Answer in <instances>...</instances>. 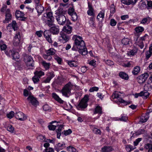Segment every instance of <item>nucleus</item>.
Returning a JSON list of instances; mask_svg holds the SVG:
<instances>
[{
	"mask_svg": "<svg viewBox=\"0 0 152 152\" xmlns=\"http://www.w3.org/2000/svg\"><path fill=\"white\" fill-rule=\"evenodd\" d=\"M94 10H88L87 11V14L89 15L94 16L95 14L94 13Z\"/></svg>",
	"mask_w": 152,
	"mask_h": 152,
	"instance_id": "obj_52",
	"label": "nucleus"
},
{
	"mask_svg": "<svg viewBox=\"0 0 152 152\" xmlns=\"http://www.w3.org/2000/svg\"><path fill=\"white\" fill-rule=\"evenodd\" d=\"M134 149L133 146L130 145H126V150L128 152H130Z\"/></svg>",
	"mask_w": 152,
	"mask_h": 152,
	"instance_id": "obj_45",
	"label": "nucleus"
},
{
	"mask_svg": "<svg viewBox=\"0 0 152 152\" xmlns=\"http://www.w3.org/2000/svg\"><path fill=\"white\" fill-rule=\"evenodd\" d=\"M152 54V53H151L148 51H146L145 53L146 57V59H148V58L151 56Z\"/></svg>",
	"mask_w": 152,
	"mask_h": 152,
	"instance_id": "obj_62",
	"label": "nucleus"
},
{
	"mask_svg": "<svg viewBox=\"0 0 152 152\" xmlns=\"http://www.w3.org/2000/svg\"><path fill=\"white\" fill-rule=\"evenodd\" d=\"M24 61L28 67H33L34 65V61L32 57L26 54L24 56Z\"/></svg>",
	"mask_w": 152,
	"mask_h": 152,
	"instance_id": "obj_5",
	"label": "nucleus"
},
{
	"mask_svg": "<svg viewBox=\"0 0 152 152\" xmlns=\"http://www.w3.org/2000/svg\"><path fill=\"white\" fill-rule=\"evenodd\" d=\"M5 18V20L3 21V23H8L12 19V16L10 13V11L9 9H7L6 11Z\"/></svg>",
	"mask_w": 152,
	"mask_h": 152,
	"instance_id": "obj_12",
	"label": "nucleus"
},
{
	"mask_svg": "<svg viewBox=\"0 0 152 152\" xmlns=\"http://www.w3.org/2000/svg\"><path fill=\"white\" fill-rule=\"evenodd\" d=\"M144 148L148 150V152H152V144L150 143L145 144Z\"/></svg>",
	"mask_w": 152,
	"mask_h": 152,
	"instance_id": "obj_26",
	"label": "nucleus"
},
{
	"mask_svg": "<svg viewBox=\"0 0 152 152\" xmlns=\"http://www.w3.org/2000/svg\"><path fill=\"white\" fill-rule=\"evenodd\" d=\"M67 150L69 152H76V149L72 146H69L67 147Z\"/></svg>",
	"mask_w": 152,
	"mask_h": 152,
	"instance_id": "obj_42",
	"label": "nucleus"
},
{
	"mask_svg": "<svg viewBox=\"0 0 152 152\" xmlns=\"http://www.w3.org/2000/svg\"><path fill=\"white\" fill-rule=\"evenodd\" d=\"M141 93H142L141 94V96H143V98L144 99L147 98L149 96V93L148 91H146L144 90L143 91H141Z\"/></svg>",
	"mask_w": 152,
	"mask_h": 152,
	"instance_id": "obj_31",
	"label": "nucleus"
},
{
	"mask_svg": "<svg viewBox=\"0 0 152 152\" xmlns=\"http://www.w3.org/2000/svg\"><path fill=\"white\" fill-rule=\"evenodd\" d=\"M136 1H121L122 3L127 5L131 4L132 5L136 3Z\"/></svg>",
	"mask_w": 152,
	"mask_h": 152,
	"instance_id": "obj_25",
	"label": "nucleus"
},
{
	"mask_svg": "<svg viewBox=\"0 0 152 152\" xmlns=\"http://www.w3.org/2000/svg\"><path fill=\"white\" fill-rule=\"evenodd\" d=\"M104 10H102L98 14L97 17V19L99 20V18H102L103 19L104 17Z\"/></svg>",
	"mask_w": 152,
	"mask_h": 152,
	"instance_id": "obj_35",
	"label": "nucleus"
},
{
	"mask_svg": "<svg viewBox=\"0 0 152 152\" xmlns=\"http://www.w3.org/2000/svg\"><path fill=\"white\" fill-rule=\"evenodd\" d=\"M23 95L25 96H29V95H31V92H29L26 89L24 90Z\"/></svg>",
	"mask_w": 152,
	"mask_h": 152,
	"instance_id": "obj_47",
	"label": "nucleus"
},
{
	"mask_svg": "<svg viewBox=\"0 0 152 152\" xmlns=\"http://www.w3.org/2000/svg\"><path fill=\"white\" fill-rule=\"evenodd\" d=\"M51 33L54 35L58 34L59 32V28L57 26H54L51 27L49 30Z\"/></svg>",
	"mask_w": 152,
	"mask_h": 152,
	"instance_id": "obj_15",
	"label": "nucleus"
},
{
	"mask_svg": "<svg viewBox=\"0 0 152 152\" xmlns=\"http://www.w3.org/2000/svg\"><path fill=\"white\" fill-rule=\"evenodd\" d=\"M94 114L99 113L101 114L102 113V109L99 106H97L95 109Z\"/></svg>",
	"mask_w": 152,
	"mask_h": 152,
	"instance_id": "obj_24",
	"label": "nucleus"
},
{
	"mask_svg": "<svg viewBox=\"0 0 152 152\" xmlns=\"http://www.w3.org/2000/svg\"><path fill=\"white\" fill-rule=\"evenodd\" d=\"M52 95L53 97L59 102L60 103H63L64 101L61 98H60L59 96L56 93H53Z\"/></svg>",
	"mask_w": 152,
	"mask_h": 152,
	"instance_id": "obj_22",
	"label": "nucleus"
},
{
	"mask_svg": "<svg viewBox=\"0 0 152 152\" xmlns=\"http://www.w3.org/2000/svg\"><path fill=\"white\" fill-rule=\"evenodd\" d=\"M43 35L46 40L50 43L52 42L51 38L52 34L49 30H46L43 32Z\"/></svg>",
	"mask_w": 152,
	"mask_h": 152,
	"instance_id": "obj_10",
	"label": "nucleus"
},
{
	"mask_svg": "<svg viewBox=\"0 0 152 152\" xmlns=\"http://www.w3.org/2000/svg\"><path fill=\"white\" fill-rule=\"evenodd\" d=\"M65 14V11L63 9L59 8L55 11L56 16H60V15H64Z\"/></svg>",
	"mask_w": 152,
	"mask_h": 152,
	"instance_id": "obj_19",
	"label": "nucleus"
},
{
	"mask_svg": "<svg viewBox=\"0 0 152 152\" xmlns=\"http://www.w3.org/2000/svg\"><path fill=\"white\" fill-rule=\"evenodd\" d=\"M43 16L48 19L46 21V24L48 26L50 27L53 25L54 18L53 16L52 12H46L44 14Z\"/></svg>",
	"mask_w": 152,
	"mask_h": 152,
	"instance_id": "obj_3",
	"label": "nucleus"
},
{
	"mask_svg": "<svg viewBox=\"0 0 152 152\" xmlns=\"http://www.w3.org/2000/svg\"><path fill=\"white\" fill-rule=\"evenodd\" d=\"M15 49L13 48L11 50H5V53L7 56L10 57L11 56H12L13 54L15 53Z\"/></svg>",
	"mask_w": 152,
	"mask_h": 152,
	"instance_id": "obj_27",
	"label": "nucleus"
},
{
	"mask_svg": "<svg viewBox=\"0 0 152 152\" xmlns=\"http://www.w3.org/2000/svg\"><path fill=\"white\" fill-rule=\"evenodd\" d=\"M151 20V19L149 17L145 18L142 19L140 21V23L143 24H145L147 23L148 21L149 22Z\"/></svg>",
	"mask_w": 152,
	"mask_h": 152,
	"instance_id": "obj_32",
	"label": "nucleus"
},
{
	"mask_svg": "<svg viewBox=\"0 0 152 152\" xmlns=\"http://www.w3.org/2000/svg\"><path fill=\"white\" fill-rule=\"evenodd\" d=\"M54 59L57 61L59 64H60L61 62L62 59L61 58L58 56L57 55H55L54 56Z\"/></svg>",
	"mask_w": 152,
	"mask_h": 152,
	"instance_id": "obj_49",
	"label": "nucleus"
},
{
	"mask_svg": "<svg viewBox=\"0 0 152 152\" xmlns=\"http://www.w3.org/2000/svg\"><path fill=\"white\" fill-rule=\"evenodd\" d=\"M121 115V117L119 118L118 120H119L123 121H126L128 120V118L126 115Z\"/></svg>",
	"mask_w": 152,
	"mask_h": 152,
	"instance_id": "obj_41",
	"label": "nucleus"
},
{
	"mask_svg": "<svg viewBox=\"0 0 152 152\" xmlns=\"http://www.w3.org/2000/svg\"><path fill=\"white\" fill-rule=\"evenodd\" d=\"M142 138H139L137 139L134 142V146H137L139 143L142 140Z\"/></svg>",
	"mask_w": 152,
	"mask_h": 152,
	"instance_id": "obj_58",
	"label": "nucleus"
},
{
	"mask_svg": "<svg viewBox=\"0 0 152 152\" xmlns=\"http://www.w3.org/2000/svg\"><path fill=\"white\" fill-rule=\"evenodd\" d=\"M15 117L16 119L20 121H24L27 118L25 115L22 112H20L16 113L15 114Z\"/></svg>",
	"mask_w": 152,
	"mask_h": 152,
	"instance_id": "obj_13",
	"label": "nucleus"
},
{
	"mask_svg": "<svg viewBox=\"0 0 152 152\" xmlns=\"http://www.w3.org/2000/svg\"><path fill=\"white\" fill-rule=\"evenodd\" d=\"M68 13L69 15H71L72 14L75 13V12H74V9L72 8L68 10Z\"/></svg>",
	"mask_w": 152,
	"mask_h": 152,
	"instance_id": "obj_63",
	"label": "nucleus"
},
{
	"mask_svg": "<svg viewBox=\"0 0 152 152\" xmlns=\"http://www.w3.org/2000/svg\"><path fill=\"white\" fill-rule=\"evenodd\" d=\"M69 24H66L63 29V31L68 34H70L72 32V27L69 26Z\"/></svg>",
	"mask_w": 152,
	"mask_h": 152,
	"instance_id": "obj_17",
	"label": "nucleus"
},
{
	"mask_svg": "<svg viewBox=\"0 0 152 152\" xmlns=\"http://www.w3.org/2000/svg\"><path fill=\"white\" fill-rule=\"evenodd\" d=\"M45 52L47 54L51 56L54 55H55L56 51L53 48H51L48 50H46Z\"/></svg>",
	"mask_w": 152,
	"mask_h": 152,
	"instance_id": "obj_18",
	"label": "nucleus"
},
{
	"mask_svg": "<svg viewBox=\"0 0 152 152\" xmlns=\"http://www.w3.org/2000/svg\"><path fill=\"white\" fill-rule=\"evenodd\" d=\"M43 33V31H42L40 30L39 31H37L36 34L39 37H41L42 36V34Z\"/></svg>",
	"mask_w": 152,
	"mask_h": 152,
	"instance_id": "obj_64",
	"label": "nucleus"
},
{
	"mask_svg": "<svg viewBox=\"0 0 152 152\" xmlns=\"http://www.w3.org/2000/svg\"><path fill=\"white\" fill-rule=\"evenodd\" d=\"M113 150L111 146H104L102 148V152H109Z\"/></svg>",
	"mask_w": 152,
	"mask_h": 152,
	"instance_id": "obj_23",
	"label": "nucleus"
},
{
	"mask_svg": "<svg viewBox=\"0 0 152 152\" xmlns=\"http://www.w3.org/2000/svg\"><path fill=\"white\" fill-rule=\"evenodd\" d=\"M99 89V88L96 87H93L91 88L89 90L90 92H93L94 91H97Z\"/></svg>",
	"mask_w": 152,
	"mask_h": 152,
	"instance_id": "obj_59",
	"label": "nucleus"
},
{
	"mask_svg": "<svg viewBox=\"0 0 152 152\" xmlns=\"http://www.w3.org/2000/svg\"><path fill=\"white\" fill-rule=\"evenodd\" d=\"M29 102L34 106L36 107L39 104V102L36 98L32 95H29L27 98Z\"/></svg>",
	"mask_w": 152,
	"mask_h": 152,
	"instance_id": "obj_11",
	"label": "nucleus"
},
{
	"mask_svg": "<svg viewBox=\"0 0 152 152\" xmlns=\"http://www.w3.org/2000/svg\"><path fill=\"white\" fill-rule=\"evenodd\" d=\"M110 14H114L115 12V10L114 4H113L110 6Z\"/></svg>",
	"mask_w": 152,
	"mask_h": 152,
	"instance_id": "obj_39",
	"label": "nucleus"
},
{
	"mask_svg": "<svg viewBox=\"0 0 152 152\" xmlns=\"http://www.w3.org/2000/svg\"><path fill=\"white\" fill-rule=\"evenodd\" d=\"M82 37L77 35H74L72 39L75 41L74 44L79 50V53L82 55L85 56L88 53L84 42L82 40Z\"/></svg>",
	"mask_w": 152,
	"mask_h": 152,
	"instance_id": "obj_1",
	"label": "nucleus"
},
{
	"mask_svg": "<svg viewBox=\"0 0 152 152\" xmlns=\"http://www.w3.org/2000/svg\"><path fill=\"white\" fill-rule=\"evenodd\" d=\"M71 16L72 17V20L73 21H75L77 20V15L75 12L72 14Z\"/></svg>",
	"mask_w": 152,
	"mask_h": 152,
	"instance_id": "obj_53",
	"label": "nucleus"
},
{
	"mask_svg": "<svg viewBox=\"0 0 152 152\" xmlns=\"http://www.w3.org/2000/svg\"><path fill=\"white\" fill-rule=\"evenodd\" d=\"M148 119V118H145V116H142L140 118V122H141L142 123L145 122L147 121Z\"/></svg>",
	"mask_w": 152,
	"mask_h": 152,
	"instance_id": "obj_50",
	"label": "nucleus"
},
{
	"mask_svg": "<svg viewBox=\"0 0 152 152\" xmlns=\"http://www.w3.org/2000/svg\"><path fill=\"white\" fill-rule=\"evenodd\" d=\"M13 54L12 56V59L17 61L20 58V56L18 53L15 50V53H14Z\"/></svg>",
	"mask_w": 152,
	"mask_h": 152,
	"instance_id": "obj_29",
	"label": "nucleus"
},
{
	"mask_svg": "<svg viewBox=\"0 0 152 152\" xmlns=\"http://www.w3.org/2000/svg\"><path fill=\"white\" fill-rule=\"evenodd\" d=\"M60 34L61 36L59 37L58 39L59 41L63 43L66 42L69 40V36L66 35L62 33L61 32L60 33Z\"/></svg>",
	"mask_w": 152,
	"mask_h": 152,
	"instance_id": "obj_14",
	"label": "nucleus"
},
{
	"mask_svg": "<svg viewBox=\"0 0 152 152\" xmlns=\"http://www.w3.org/2000/svg\"><path fill=\"white\" fill-rule=\"evenodd\" d=\"M11 23L12 26L14 30V31L17 30L18 29V27L16 21L15 20L13 21Z\"/></svg>",
	"mask_w": 152,
	"mask_h": 152,
	"instance_id": "obj_40",
	"label": "nucleus"
},
{
	"mask_svg": "<svg viewBox=\"0 0 152 152\" xmlns=\"http://www.w3.org/2000/svg\"><path fill=\"white\" fill-rule=\"evenodd\" d=\"M117 23L116 21L113 19H111L110 20V25L113 26L116 25Z\"/></svg>",
	"mask_w": 152,
	"mask_h": 152,
	"instance_id": "obj_56",
	"label": "nucleus"
},
{
	"mask_svg": "<svg viewBox=\"0 0 152 152\" xmlns=\"http://www.w3.org/2000/svg\"><path fill=\"white\" fill-rule=\"evenodd\" d=\"M88 97V95H85L78 105V107L80 108H85L87 106V103L89 100Z\"/></svg>",
	"mask_w": 152,
	"mask_h": 152,
	"instance_id": "obj_6",
	"label": "nucleus"
},
{
	"mask_svg": "<svg viewBox=\"0 0 152 152\" xmlns=\"http://www.w3.org/2000/svg\"><path fill=\"white\" fill-rule=\"evenodd\" d=\"M148 77V75L147 73H144L137 77V80L139 83L142 84L146 81Z\"/></svg>",
	"mask_w": 152,
	"mask_h": 152,
	"instance_id": "obj_8",
	"label": "nucleus"
},
{
	"mask_svg": "<svg viewBox=\"0 0 152 152\" xmlns=\"http://www.w3.org/2000/svg\"><path fill=\"white\" fill-rule=\"evenodd\" d=\"M67 63L71 67H76L77 66V64L76 61H68Z\"/></svg>",
	"mask_w": 152,
	"mask_h": 152,
	"instance_id": "obj_30",
	"label": "nucleus"
},
{
	"mask_svg": "<svg viewBox=\"0 0 152 152\" xmlns=\"http://www.w3.org/2000/svg\"><path fill=\"white\" fill-rule=\"evenodd\" d=\"M54 122H56V121H52L50 123L51 124L49 125L48 126V129L50 130L54 131L56 129L57 127L56 126L52 124H53Z\"/></svg>",
	"mask_w": 152,
	"mask_h": 152,
	"instance_id": "obj_33",
	"label": "nucleus"
},
{
	"mask_svg": "<svg viewBox=\"0 0 152 152\" xmlns=\"http://www.w3.org/2000/svg\"><path fill=\"white\" fill-rule=\"evenodd\" d=\"M42 64L46 69H49L50 67V63H48L45 61H43L42 62Z\"/></svg>",
	"mask_w": 152,
	"mask_h": 152,
	"instance_id": "obj_37",
	"label": "nucleus"
},
{
	"mask_svg": "<svg viewBox=\"0 0 152 152\" xmlns=\"http://www.w3.org/2000/svg\"><path fill=\"white\" fill-rule=\"evenodd\" d=\"M95 19L94 16H92L90 18V22L89 24H90V26H95L94 20Z\"/></svg>",
	"mask_w": 152,
	"mask_h": 152,
	"instance_id": "obj_36",
	"label": "nucleus"
},
{
	"mask_svg": "<svg viewBox=\"0 0 152 152\" xmlns=\"http://www.w3.org/2000/svg\"><path fill=\"white\" fill-rule=\"evenodd\" d=\"M140 68L139 66H136L135 67L132 71V73L134 75H137L140 72Z\"/></svg>",
	"mask_w": 152,
	"mask_h": 152,
	"instance_id": "obj_28",
	"label": "nucleus"
},
{
	"mask_svg": "<svg viewBox=\"0 0 152 152\" xmlns=\"http://www.w3.org/2000/svg\"><path fill=\"white\" fill-rule=\"evenodd\" d=\"M66 147L65 144L64 142L62 144L60 143H58L55 145V149L56 151L58 152L60 150L63 149Z\"/></svg>",
	"mask_w": 152,
	"mask_h": 152,
	"instance_id": "obj_16",
	"label": "nucleus"
},
{
	"mask_svg": "<svg viewBox=\"0 0 152 152\" xmlns=\"http://www.w3.org/2000/svg\"><path fill=\"white\" fill-rule=\"evenodd\" d=\"M43 57L45 59L47 60L48 61L50 60L52 58V57L51 56L47 54H43Z\"/></svg>",
	"mask_w": 152,
	"mask_h": 152,
	"instance_id": "obj_46",
	"label": "nucleus"
},
{
	"mask_svg": "<svg viewBox=\"0 0 152 152\" xmlns=\"http://www.w3.org/2000/svg\"><path fill=\"white\" fill-rule=\"evenodd\" d=\"M72 86L70 83H69L66 84L62 88L61 92L63 96L68 97L71 95V91Z\"/></svg>",
	"mask_w": 152,
	"mask_h": 152,
	"instance_id": "obj_2",
	"label": "nucleus"
},
{
	"mask_svg": "<svg viewBox=\"0 0 152 152\" xmlns=\"http://www.w3.org/2000/svg\"><path fill=\"white\" fill-rule=\"evenodd\" d=\"M34 73L35 75L37 76L39 78L41 77L44 75H45L44 72L41 71H36L34 72Z\"/></svg>",
	"mask_w": 152,
	"mask_h": 152,
	"instance_id": "obj_34",
	"label": "nucleus"
},
{
	"mask_svg": "<svg viewBox=\"0 0 152 152\" xmlns=\"http://www.w3.org/2000/svg\"><path fill=\"white\" fill-rule=\"evenodd\" d=\"M119 76L121 78L125 80H128L129 78L128 75L124 72H120Z\"/></svg>",
	"mask_w": 152,
	"mask_h": 152,
	"instance_id": "obj_21",
	"label": "nucleus"
},
{
	"mask_svg": "<svg viewBox=\"0 0 152 152\" xmlns=\"http://www.w3.org/2000/svg\"><path fill=\"white\" fill-rule=\"evenodd\" d=\"M15 15L17 19L18 18H23L24 15V13L19 10L16 11L15 12Z\"/></svg>",
	"mask_w": 152,
	"mask_h": 152,
	"instance_id": "obj_20",
	"label": "nucleus"
},
{
	"mask_svg": "<svg viewBox=\"0 0 152 152\" xmlns=\"http://www.w3.org/2000/svg\"><path fill=\"white\" fill-rule=\"evenodd\" d=\"M47 77L51 80L53 78L55 75L53 72H49L47 74Z\"/></svg>",
	"mask_w": 152,
	"mask_h": 152,
	"instance_id": "obj_48",
	"label": "nucleus"
},
{
	"mask_svg": "<svg viewBox=\"0 0 152 152\" xmlns=\"http://www.w3.org/2000/svg\"><path fill=\"white\" fill-rule=\"evenodd\" d=\"M63 133L64 135L66 136L71 134L72 133V131L71 129H69L66 130H64L63 132Z\"/></svg>",
	"mask_w": 152,
	"mask_h": 152,
	"instance_id": "obj_54",
	"label": "nucleus"
},
{
	"mask_svg": "<svg viewBox=\"0 0 152 152\" xmlns=\"http://www.w3.org/2000/svg\"><path fill=\"white\" fill-rule=\"evenodd\" d=\"M132 62L129 61L126 64H124L123 66L126 67H130L132 65Z\"/></svg>",
	"mask_w": 152,
	"mask_h": 152,
	"instance_id": "obj_61",
	"label": "nucleus"
},
{
	"mask_svg": "<svg viewBox=\"0 0 152 152\" xmlns=\"http://www.w3.org/2000/svg\"><path fill=\"white\" fill-rule=\"evenodd\" d=\"M36 4V9L38 13V15L39 16L44 10V7H42L39 2V1H35Z\"/></svg>",
	"mask_w": 152,
	"mask_h": 152,
	"instance_id": "obj_9",
	"label": "nucleus"
},
{
	"mask_svg": "<svg viewBox=\"0 0 152 152\" xmlns=\"http://www.w3.org/2000/svg\"><path fill=\"white\" fill-rule=\"evenodd\" d=\"M144 30V28L141 26H138L135 28V31L137 33L142 32Z\"/></svg>",
	"mask_w": 152,
	"mask_h": 152,
	"instance_id": "obj_38",
	"label": "nucleus"
},
{
	"mask_svg": "<svg viewBox=\"0 0 152 152\" xmlns=\"http://www.w3.org/2000/svg\"><path fill=\"white\" fill-rule=\"evenodd\" d=\"M129 39L127 38H124L122 40V43L125 45L128 44H129Z\"/></svg>",
	"mask_w": 152,
	"mask_h": 152,
	"instance_id": "obj_43",
	"label": "nucleus"
},
{
	"mask_svg": "<svg viewBox=\"0 0 152 152\" xmlns=\"http://www.w3.org/2000/svg\"><path fill=\"white\" fill-rule=\"evenodd\" d=\"M111 98L113 99H117V100L115 101L116 102H119L121 103L126 104V105H127L128 104L126 101L119 97V95L118 94V92L117 91H115L114 93H113V94L111 96Z\"/></svg>",
	"mask_w": 152,
	"mask_h": 152,
	"instance_id": "obj_7",
	"label": "nucleus"
},
{
	"mask_svg": "<svg viewBox=\"0 0 152 152\" xmlns=\"http://www.w3.org/2000/svg\"><path fill=\"white\" fill-rule=\"evenodd\" d=\"M14 112L13 111H11L9 114L7 115V117L9 118H12L14 116Z\"/></svg>",
	"mask_w": 152,
	"mask_h": 152,
	"instance_id": "obj_51",
	"label": "nucleus"
},
{
	"mask_svg": "<svg viewBox=\"0 0 152 152\" xmlns=\"http://www.w3.org/2000/svg\"><path fill=\"white\" fill-rule=\"evenodd\" d=\"M55 17L59 25H63L65 23L68 24H71L69 19H66V17L64 15L60 16H56Z\"/></svg>",
	"mask_w": 152,
	"mask_h": 152,
	"instance_id": "obj_4",
	"label": "nucleus"
},
{
	"mask_svg": "<svg viewBox=\"0 0 152 152\" xmlns=\"http://www.w3.org/2000/svg\"><path fill=\"white\" fill-rule=\"evenodd\" d=\"M151 89V86L149 83H147L144 86V90L145 91H148Z\"/></svg>",
	"mask_w": 152,
	"mask_h": 152,
	"instance_id": "obj_44",
	"label": "nucleus"
},
{
	"mask_svg": "<svg viewBox=\"0 0 152 152\" xmlns=\"http://www.w3.org/2000/svg\"><path fill=\"white\" fill-rule=\"evenodd\" d=\"M7 129L9 131L12 133L14 132V128L12 125H10L7 127Z\"/></svg>",
	"mask_w": 152,
	"mask_h": 152,
	"instance_id": "obj_55",
	"label": "nucleus"
},
{
	"mask_svg": "<svg viewBox=\"0 0 152 152\" xmlns=\"http://www.w3.org/2000/svg\"><path fill=\"white\" fill-rule=\"evenodd\" d=\"M32 80L34 83H37L39 81V77L35 75V76L33 77Z\"/></svg>",
	"mask_w": 152,
	"mask_h": 152,
	"instance_id": "obj_57",
	"label": "nucleus"
},
{
	"mask_svg": "<svg viewBox=\"0 0 152 152\" xmlns=\"http://www.w3.org/2000/svg\"><path fill=\"white\" fill-rule=\"evenodd\" d=\"M137 51L136 50H132L129 52V55L134 56L135 54L137 53Z\"/></svg>",
	"mask_w": 152,
	"mask_h": 152,
	"instance_id": "obj_60",
	"label": "nucleus"
}]
</instances>
